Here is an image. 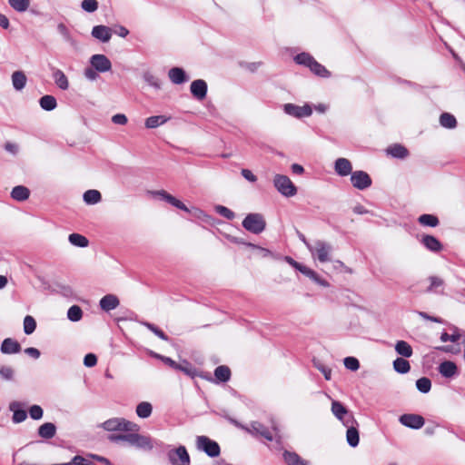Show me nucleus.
Wrapping results in <instances>:
<instances>
[{"mask_svg":"<svg viewBox=\"0 0 465 465\" xmlns=\"http://www.w3.org/2000/svg\"><path fill=\"white\" fill-rule=\"evenodd\" d=\"M273 184L278 192L285 197H292L297 193V188L286 175L276 174Z\"/></svg>","mask_w":465,"mask_h":465,"instance_id":"423d86ee","label":"nucleus"},{"mask_svg":"<svg viewBox=\"0 0 465 465\" xmlns=\"http://www.w3.org/2000/svg\"><path fill=\"white\" fill-rule=\"evenodd\" d=\"M142 324L144 325L148 330H150L152 332H153L160 339H162L163 341H168V336L154 324L147 322H143Z\"/></svg>","mask_w":465,"mask_h":465,"instance_id":"3c124183","label":"nucleus"},{"mask_svg":"<svg viewBox=\"0 0 465 465\" xmlns=\"http://www.w3.org/2000/svg\"><path fill=\"white\" fill-rule=\"evenodd\" d=\"M283 110L285 114L296 118L308 117L312 114V107L309 104L299 106L293 104H285Z\"/></svg>","mask_w":465,"mask_h":465,"instance_id":"9b49d317","label":"nucleus"},{"mask_svg":"<svg viewBox=\"0 0 465 465\" xmlns=\"http://www.w3.org/2000/svg\"><path fill=\"white\" fill-rule=\"evenodd\" d=\"M242 227L254 234L262 232L266 226V222L261 213H249L243 219Z\"/></svg>","mask_w":465,"mask_h":465,"instance_id":"20e7f679","label":"nucleus"},{"mask_svg":"<svg viewBox=\"0 0 465 465\" xmlns=\"http://www.w3.org/2000/svg\"><path fill=\"white\" fill-rule=\"evenodd\" d=\"M335 173L340 176H347L352 173L351 163L346 158H338L334 163Z\"/></svg>","mask_w":465,"mask_h":465,"instance_id":"dca6fc26","label":"nucleus"},{"mask_svg":"<svg viewBox=\"0 0 465 465\" xmlns=\"http://www.w3.org/2000/svg\"><path fill=\"white\" fill-rule=\"evenodd\" d=\"M344 426L347 427L346 440H347L348 444L353 448L357 447L359 445V441H360L358 429L354 426V424L344 425Z\"/></svg>","mask_w":465,"mask_h":465,"instance_id":"393cba45","label":"nucleus"},{"mask_svg":"<svg viewBox=\"0 0 465 465\" xmlns=\"http://www.w3.org/2000/svg\"><path fill=\"white\" fill-rule=\"evenodd\" d=\"M172 465H190V456L184 446H179L167 453Z\"/></svg>","mask_w":465,"mask_h":465,"instance_id":"1a4fd4ad","label":"nucleus"},{"mask_svg":"<svg viewBox=\"0 0 465 465\" xmlns=\"http://www.w3.org/2000/svg\"><path fill=\"white\" fill-rule=\"evenodd\" d=\"M343 362L344 366L350 371H355L360 368V362L354 357H346Z\"/></svg>","mask_w":465,"mask_h":465,"instance_id":"6e6d98bb","label":"nucleus"},{"mask_svg":"<svg viewBox=\"0 0 465 465\" xmlns=\"http://www.w3.org/2000/svg\"><path fill=\"white\" fill-rule=\"evenodd\" d=\"M300 272H302L303 275L310 278L312 282H314L315 283H317L321 286H323V287L329 286V282L326 280L321 278L316 272H314L313 270L310 269L309 267H307L305 265H303V267H302Z\"/></svg>","mask_w":465,"mask_h":465,"instance_id":"a878e982","label":"nucleus"},{"mask_svg":"<svg viewBox=\"0 0 465 465\" xmlns=\"http://www.w3.org/2000/svg\"><path fill=\"white\" fill-rule=\"evenodd\" d=\"M91 65L99 73L111 70L112 63L104 54H94L90 58Z\"/></svg>","mask_w":465,"mask_h":465,"instance_id":"ddd939ff","label":"nucleus"},{"mask_svg":"<svg viewBox=\"0 0 465 465\" xmlns=\"http://www.w3.org/2000/svg\"><path fill=\"white\" fill-rule=\"evenodd\" d=\"M11 410L14 411L13 421L15 423H20V422L24 421L26 419L27 413H26L25 411H24V410H14L13 405H11Z\"/></svg>","mask_w":465,"mask_h":465,"instance_id":"13d9d810","label":"nucleus"},{"mask_svg":"<svg viewBox=\"0 0 465 465\" xmlns=\"http://www.w3.org/2000/svg\"><path fill=\"white\" fill-rule=\"evenodd\" d=\"M309 68L314 74L320 77L328 78L331 76V73L325 68V66L318 63L315 59Z\"/></svg>","mask_w":465,"mask_h":465,"instance_id":"ea45409f","label":"nucleus"},{"mask_svg":"<svg viewBox=\"0 0 465 465\" xmlns=\"http://www.w3.org/2000/svg\"><path fill=\"white\" fill-rule=\"evenodd\" d=\"M207 89V83L203 79L194 80L190 85L192 95L199 101H202L206 97Z\"/></svg>","mask_w":465,"mask_h":465,"instance_id":"4468645a","label":"nucleus"},{"mask_svg":"<svg viewBox=\"0 0 465 465\" xmlns=\"http://www.w3.org/2000/svg\"><path fill=\"white\" fill-rule=\"evenodd\" d=\"M314 58L308 53H301L294 57V61L299 64L310 67Z\"/></svg>","mask_w":465,"mask_h":465,"instance_id":"de8ad7c7","label":"nucleus"},{"mask_svg":"<svg viewBox=\"0 0 465 465\" xmlns=\"http://www.w3.org/2000/svg\"><path fill=\"white\" fill-rule=\"evenodd\" d=\"M135 432H127L123 434H111L108 440L111 442H127L130 446L136 447L137 449L150 450L153 448V441L150 437L141 435Z\"/></svg>","mask_w":465,"mask_h":465,"instance_id":"f257e3e1","label":"nucleus"},{"mask_svg":"<svg viewBox=\"0 0 465 465\" xmlns=\"http://www.w3.org/2000/svg\"><path fill=\"white\" fill-rule=\"evenodd\" d=\"M21 351V345L12 338H6L1 344V352L4 354L18 353Z\"/></svg>","mask_w":465,"mask_h":465,"instance_id":"412c9836","label":"nucleus"},{"mask_svg":"<svg viewBox=\"0 0 465 465\" xmlns=\"http://www.w3.org/2000/svg\"><path fill=\"white\" fill-rule=\"evenodd\" d=\"M10 6L16 12H25L30 5V0H8Z\"/></svg>","mask_w":465,"mask_h":465,"instance_id":"37998d69","label":"nucleus"},{"mask_svg":"<svg viewBox=\"0 0 465 465\" xmlns=\"http://www.w3.org/2000/svg\"><path fill=\"white\" fill-rule=\"evenodd\" d=\"M30 196V190L23 185L15 186L11 192V197L18 202L25 201Z\"/></svg>","mask_w":465,"mask_h":465,"instance_id":"bb28decb","label":"nucleus"},{"mask_svg":"<svg viewBox=\"0 0 465 465\" xmlns=\"http://www.w3.org/2000/svg\"><path fill=\"white\" fill-rule=\"evenodd\" d=\"M150 193L154 196H159L162 200L167 202L171 205H173L180 210H183V211H185L188 213L190 212V210L185 206V204L183 203H182L180 200L176 199L175 197H173V195H171L164 190L153 191V192H150Z\"/></svg>","mask_w":465,"mask_h":465,"instance_id":"2eb2a0df","label":"nucleus"},{"mask_svg":"<svg viewBox=\"0 0 465 465\" xmlns=\"http://www.w3.org/2000/svg\"><path fill=\"white\" fill-rule=\"evenodd\" d=\"M331 412L343 425L357 424L353 415L338 401L331 402Z\"/></svg>","mask_w":465,"mask_h":465,"instance_id":"0eeeda50","label":"nucleus"},{"mask_svg":"<svg viewBox=\"0 0 465 465\" xmlns=\"http://www.w3.org/2000/svg\"><path fill=\"white\" fill-rule=\"evenodd\" d=\"M83 197H84V201L86 204L98 203L102 199L101 193L99 191L94 190V189L87 190L84 193Z\"/></svg>","mask_w":465,"mask_h":465,"instance_id":"e433bc0d","label":"nucleus"},{"mask_svg":"<svg viewBox=\"0 0 465 465\" xmlns=\"http://www.w3.org/2000/svg\"><path fill=\"white\" fill-rule=\"evenodd\" d=\"M440 124L444 128L454 129L457 126V120L450 113H442L440 116Z\"/></svg>","mask_w":465,"mask_h":465,"instance_id":"72a5a7b5","label":"nucleus"},{"mask_svg":"<svg viewBox=\"0 0 465 465\" xmlns=\"http://www.w3.org/2000/svg\"><path fill=\"white\" fill-rule=\"evenodd\" d=\"M439 372L445 378H451L458 372L457 365L450 361H445L439 365Z\"/></svg>","mask_w":465,"mask_h":465,"instance_id":"4be33fe9","label":"nucleus"},{"mask_svg":"<svg viewBox=\"0 0 465 465\" xmlns=\"http://www.w3.org/2000/svg\"><path fill=\"white\" fill-rule=\"evenodd\" d=\"M418 222L423 226L436 227L440 222L437 216L433 214H422L418 218Z\"/></svg>","mask_w":465,"mask_h":465,"instance_id":"79ce46f5","label":"nucleus"},{"mask_svg":"<svg viewBox=\"0 0 465 465\" xmlns=\"http://www.w3.org/2000/svg\"><path fill=\"white\" fill-rule=\"evenodd\" d=\"M0 375L3 379L10 381L13 379L14 376V371L9 366H3L0 368Z\"/></svg>","mask_w":465,"mask_h":465,"instance_id":"680f3d73","label":"nucleus"},{"mask_svg":"<svg viewBox=\"0 0 465 465\" xmlns=\"http://www.w3.org/2000/svg\"><path fill=\"white\" fill-rule=\"evenodd\" d=\"M92 36L103 43H107L112 37V29L105 25H95L92 29Z\"/></svg>","mask_w":465,"mask_h":465,"instance_id":"f3484780","label":"nucleus"},{"mask_svg":"<svg viewBox=\"0 0 465 465\" xmlns=\"http://www.w3.org/2000/svg\"><path fill=\"white\" fill-rule=\"evenodd\" d=\"M52 71L53 79L58 88L64 91L67 90L69 88V82L64 73L57 68H52Z\"/></svg>","mask_w":465,"mask_h":465,"instance_id":"b1692460","label":"nucleus"},{"mask_svg":"<svg viewBox=\"0 0 465 465\" xmlns=\"http://www.w3.org/2000/svg\"><path fill=\"white\" fill-rule=\"evenodd\" d=\"M83 317V311L80 306L73 305L67 311V318L71 322H79Z\"/></svg>","mask_w":465,"mask_h":465,"instance_id":"c03bdc74","label":"nucleus"},{"mask_svg":"<svg viewBox=\"0 0 465 465\" xmlns=\"http://www.w3.org/2000/svg\"><path fill=\"white\" fill-rule=\"evenodd\" d=\"M143 80L155 89L161 88L160 80L150 72H145L143 75Z\"/></svg>","mask_w":465,"mask_h":465,"instance_id":"8fccbe9b","label":"nucleus"},{"mask_svg":"<svg viewBox=\"0 0 465 465\" xmlns=\"http://www.w3.org/2000/svg\"><path fill=\"white\" fill-rule=\"evenodd\" d=\"M68 241L71 244L81 248L87 247L89 244L88 239L79 233H71L68 237Z\"/></svg>","mask_w":465,"mask_h":465,"instance_id":"4c0bfd02","label":"nucleus"},{"mask_svg":"<svg viewBox=\"0 0 465 465\" xmlns=\"http://www.w3.org/2000/svg\"><path fill=\"white\" fill-rule=\"evenodd\" d=\"M97 363V357L94 353H88L84 358V364L86 367H94Z\"/></svg>","mask_w":465,"mask_h":465,"instance_id":"e2e57ef3","label":"nucleus"},{"mask_svg":"<svg viewBox=\"0 0 465 465\" xmlns=\"http://www.w3.org/2000/svg\"><path fill=\"white\" fill-rule=\"evenodd\" d=\"M396 352L405 358L411 357L413 351L411 346L405 341H398L395 344Z\"/></svg>","mask_w":465,"mask_h":465,"instance_id":"2f4dec72","label":"nucleus"},{"mask_svg":"<svg viewBox=\"0 0 465 465\" xmlns=\"http://www.w3.org/2000/svg\"><path fill=\"white\" fill-rule=\"evenodd\" d=\"M11 80L15 91H22L27 83V77L23 71H15L11 75Z\"/></svg>","mask_w":465,"mask_h":465,"instance_id":"5701e85b","label":"nucleus"},{"mask_svg":"<svg viewBox=\"0 0 465 465\" xmlns=\"http://www.w3.org/2000/svg\"><path fill=\"white\" fill-rule=\"evenodd\" d=\"M399 420L403 426L414 430L420 429L425 423L422 416L412 413L401 415Z\"/></svg>","mask_w":465,"mask_h":465,"instance_id":"f8f14e48","label":"nucleus"},{"mask_svg":"<svg viewBox=\"0 0 465 465\" xmlns=\"http://www.w3.org/2000/svg\"><path fill=\"white\" fill-rule=\"evenodd\" d=\"M98 73L92 65L86 67L84 71V75L90 81H95L98 78Z\"/></svg>","mask_w":465,"mask_h":465,"instance_id":"052dcab7","label":"nucleus"},{"mask_svg":"<svg viewBox=\"0 0 465 465\" xmlns=\"http://www.w3.org/2000/svg\"><path fill=\"white\" fill-rule=\"evenodd\" d=\"M215 211L221 216H223L228 220H232L235 217V213L232 210H230L229 208H227L223 205H216Z\"/></svg>","mask_w":465,"mask_h":465,"instance_id":"864d4df0","label":"nucleus"},{"mask_svg":"<svg viewBox=\"0 0 465 465\" xmlns=\"http://www.w3.org/2000/svg\"><path fill=\"white\" fill-rule=\"evenodd\" d=\"M176 370L183 371L190 377H194L197 372L196 369L193 368L192 364L186 361H184L183 363H178Z\"/></svg>","mask_w":465,"mask_h":465,"instance_id":"09e8293b","label":"nucleus"},{"mask_svg":"<svg viewBox=\"0 0 465 465\" xmlns=\"http://www.w3.org/2000/svg\"><path fill=\"white\" fill-rule=\"evenodd\" d=\"M81 7L88 13H94L98 9V2L96 0H83Z\"/></svg>","mask_w":465,"mask_h":465,"instance_id":"5fc2aeb1","label":"nucleus"},{"mask_svg":"<svg viewBox=\"0 0 465 465\" xmlns=\"http://www.w3.org/2000/svg\"><path fill=\"white\" fill-rule=\"evenodd\" d=\"M170 117L165 115H153L150 116L145 120L144 125L148 129H153L165 124Z\"/></svg>","mask_w":465,"mask_h":465,"instance_id":"7c9ffc66","label":"nucleus"},{"mask_svg":"<svg viewBox=\"0 0 465 465\" xmlns=\"http://www.w3.org/2000/svg\"><path fill=\"white\" fill-rule=\"evenodd\" d=\"M272 430L265 427L259 421H252L246 428V431L255 437H262L269 441L276 440L280 442L281 436L275 420H272Z\"/></svg>","mask_w":465,"mask_h":465,"instance_id":"f03ea898","label":"nucleus"},{"mask_svg":"<svg viewBox=\"0 0 465 465\" xmlns=\"http://www.w3.org/2000/svg\"><path fill=\"white\" fill-rule=\"evenodd\" d=\"M393 368H394L395 371H397L401 374H405L410 371L411 365L407 360L400 357V358H397L396 360H394Z\"/></svg>","mask_w":465,"mask_h":465,"instance_id":"58836bf2","label":"nucleus"},{"mask_svg":"<svg viewBox=\"0 0 465 465\" xmlns=\"http://www.w3.org/2000/svg\"><path fill=\"white\" fill-rule=\"evenodd\" d=\"M120 301L114 294L104 295L99 302L101 309L104 312H110L119 306Z\"/></svg>","mask_w":465,"mask_h":465,"instance_id":"6ab92c4d","label":"nucleus"},{"mask_svg":"<svg viewBox=\"0 0 465 465\" xmlns=\"http://www.w3.org/2000/svg\"><path fill=\"white\" fill-rule=\"evenodd\" d=\"M313 366L323 374L325 380H327V381L331 380V370L330 368H328L327 366L322 364L320 361L315 360V359L313 360Z\"/></svg>","mask_w":465,"mask_h":465,"instance_id":"603ef678","label":"nucleus"},{"mask_svg":"<svg viewBox=\"0 0 465 465\" xmlns=\"http://www.w3.org/2000/svg\"><path fill=\"white\" fill-rule=\"evenodd\" d=\"M114 33L121 37H126L129 35V30L124 25H117L114 29Z\"/></svg>","mask_w":465,"mask_h":465,"instance_id":"774afa93","label":"nucleus"},{"mask_svg":"<svg viewBox=\"0 0 465 465\" xmlns=\"http://www.w3.org/2000/svg\"><path fill=\"white\" fill-rule=\"evenodd\" d=\"M44 414L43 409L39 405H33L29 409V415L33 420H40L42 419Z\"/></svg>","mask_w":465,"mask_h":465,"instance_id":"4d7b16f0","label":"nucleus"},{"mask_svg":"<svg viewBox=\"0 0 465 465\" xmlns=\"http://www.w3.org/2000/svg\"><path fill=\"white\" fill-rule=\"evenodd\" d=\"M36 329V322L34 317L26 315L24 319V331L25 334H32Z\"/></svg>","mask_w":465,"mask_h":465,"instance_id":"a18cd8bd","label":"nucleus"},{"mask_svg":"<svg viewBox=\"0 0 465 465\" xmlns=\"http://www.w3.org/2000/svg\"><path fill=\"white\" fill-rule=\"evenodd\" d=\"M214 376L218 381L226 382L230 380L231 371H230L229 367H227L225 365H221L215 369Z\"/></svg>","mask_w":465,"mask_h":465,"instance_id":"a19ab883","label":"nucleus"},{"mask_svg":"<svg viewBox=\"0 0 465 465\" xmlns=\"http://www.w3.org/2000/svg\"><path fill=\"white\" fill-rule=\"evenodd\" d=\"M417 390L422 393H428L431 389V381L427 377H422L416 381Z\"/></svg>","mask_w":465,"mask_h":465,"instance_id":"49530a36","label":"nucleus"},{"mask_svg":"<svg viewBox=\"0 0 465 465\" xmlns=\"http://www.w3.org/2000/svg\"><path fill=\"white\" fill-rule=\"evenodd\" d=\"M387 153L394 158L404 159L408 156L409 152L403 145L396 143L387 149Z\"/></svg>","mask_w":465,"mask_h":465,"instance_id":"c756f323","label":"nucleus"},{"mask_svg":"<svg viewBox=\"0 0 465 465\" xmlns=\"http://www.w3.org/2000/svg\"><path fill=\"white\" fill-rule=\"evenodd\" d=\"M112 122L115 124L124 125L127 124L128 119L124 114H116L112 117Z\"/></svg>","mask_w":465,"mask_h":465,"instance_id":"0e129e2a","label":"nucleus"},{"mask_svg":"<svg viewBox=\"0 0 465 465\" xmlns=\"http://www.w3.org/2000/svg\"><path fill=\"white\" fill-rule=\"evenodd\" d=\"M196 448L197 450L206 453L211 458L218 457L221 453L219 444L203 435L196 437Z\"/></svg>","mask_w":465,"mask_h":465,"instance_id":"39448f33","label":"nucleus"},{"mask_svg":"<svg viewBox=\"0 0 465 465\" xmlns=\"http://www.w3.org/2000/svg\"><path fill=\"white\" fill-rule=\"evenodd\" d=\"M351 182L358 190H365L371 185V178L364 171H355L351 174Z\"/></svg>","mask_w":465,"mask_h":465,"instance_id":"9d476101","label":"nucleus"},{"mask_svg":"<svg viewBox=\"0 0 465 465\" xmlns=\"http://www.w3.org/2000/svg\"><path fill=\"white\" fill-rule=\"evenodd\" d=\"M57 31L59 32V34L61 35H63V37L65 40H67V41L70 40V37H71L70 36V32H69L68 28L64 24H59L57 25Z\"/></svg>","mask_w":465,"mask_h":465,"instance_id":"69168bd1","label":"nucleus"},{"mask_svg":"<svg viewBox=\"0 0 465 465\" xmlns=\"http://www.w3.org/2000/svg\"><path fill=\"white\" fill-rule=\"evenodd\" d=\"M170 81L174 84H182L188 81L185 71L181 67H173L168 72Z\"/></svg>","mask_w":465,"mask_h":465,"instance_id":"a211bd4d","label":"nucleus"},{"mask_svg":"<svg viewBox=\"0 0 465 465\" xmlns=\"http://www.w3.org/2000/svg\"><path fill=\"white\" fill-rule=\"evenodd\" d=\"M55 432L56 427L52 422H45L38 428V435L46 440L52 439Z\"/></svg>","mask_w":465,"mask_h":465,"instance_id":"cd10ccee","label":"nucleus"},{"mask_svg":"<svg viewBox=\"0 0 465 465\" xmlns=\"http://www.w3.org/2000/svg\"><path fill=\"white\" fill-rule=\"evenodd\" d=\"M428 280L430 281V285L426 289V292L443 293V291L439 290L444 286V281L441 278L438 276H430Z\"/></svg>","mask_w":465,"mask_h":465,"instance_id":"c85d7f7f","label":"nucleus"},{"mask_svg":"<svg viewBox=\"0 0 465 465\" xmlns=\"http://www.w3.org/2000/svg\"><path fill=\"white\" fill-rule=\"evenodd\" d=\"M331 249V244L319 240L314 242L310 252L313 256H316L321 262H326L331 261L330 252Z\"/></svg>","mask_w":465,"mask_h":465,"instance_id":"6e6552de","label":"nucleus"},{"mask_svg":"<svg viewBox=\"0 0 465 465\" xmlns=\"http://www.w3.org/2000/svg\"><path fill=\"white\" fill-rule=\"evenodd\" d=\"M241 173L247 181L251 183H255L257 181V177L252 173V171L248 169H242Z\"/></svg>","mask_w":465,"mask_h":465,"instance_id":"338daca9","label":"nucleus"},{"mask_svg":"<svg viewBox=\"0 0 465 465\" xmlns=\"http://www.w3.org/2000/svg\"><path fill=\"white\" fill-rule=\"evenodd\" d=\"M107 431H124L135 432L139 431L140 427L136 423L127 420L124 418H112L104 421L101 425Z\"/></svg>","mask_w":465,"mask_h":465,"instance_id":"7ed1b4c3","label":"nucleus"},{"mask_svg":"<svg viewBox=\"0 0 465 465\" xmlns=\"http://www.w3.org/2000/svg\"><path fill=\"white\" fill-rule=\"evenodd\" d=\"M420 242L426 249L433 252H439L443 248L441 242L433 235H423Z\"/></svg>","mask_w":465,"mask_h":465,"instance_id":"aec40b11","label":"nucleus"},{"mask_svg":"<svg viewBox=\"0 0 465 465\" xmlns=\"http://www.w3.org/2000/svg\"><path fill=\"white\" fill-rule=\"evenodd\" d=\"M92 461L89 458H84L80 455L74 456L69 462V465H92Z\"/></svg>","mask_w":465,"mask_h":465,"instance_id":"bf43d9fd","label":"nucleus"},{"mask_svg":"<svg viewBox=\"0 0 465 465\" xmlns=\"http://www.w3.org/2000/svg\"><path fill=\"white\" fill-rule=\"evenodd\" d=\"M135 411L139 418L146 419L151 416L153 406L150 402L142 401L136 406Z\"/></svg>","mask_w":465,"mask_h":465,"instance_id":"f704fd0d","label":"nucleus"},{"mask_svg":"<svg viewBox=\"0 0 465 465\" xmlns=\"http://www.w3.org/2000/svg\"><path fill=\"white\" fill-rule=\"evenodd\" d=\"M39 104L45 111H52L56 108L57 102L54 96L45 94L39 99Z\"/></svg>","mask_w":465,"mask_h":465,"instance_id":"473e14b6","label":"nucleus"},{"mask_svg":"<svg viewBox=\"0 0 465 465\" xmlns=\"http://www.w3.org/2000/svg\"><path fill=\"white\" fill-rule=\"evenodd\" d=\"M283 458L288 465H307V462L295 452L286 450L283 453Z\"/></svg>","mask_w":465,"mask_h":465,"instance_id":"c9c22d12","label":"nucleus"}]
</instances>
